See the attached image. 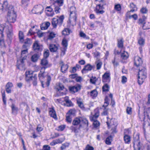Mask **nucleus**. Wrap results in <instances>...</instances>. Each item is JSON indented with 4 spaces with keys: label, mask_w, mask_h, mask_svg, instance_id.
Instances as JSON below:
<instances>
[{
    "label": "nucleus",
    "mask_w": 150,
    "mask_h": 150,
    "mask_svg": "<svg viewBox=\"0 0 150 150\" xmlns=\"http://www.w3.org/2000/svg\"><path fill=\"white\" fill-rule=\"evenodd\" d=\"M138 83L141 85L143 83L146 77V69L144 67H140L138 68Z\"/></svg>",
    "instance_id": "nucleus-1"
},
{
    "label": "nucleus",
    "mask_w": 150,
    "mask_h": 150,
    "mask_svg": "<svg viewBox=\"0 0 150 150\" xmlns=\"http://www.w3.org/2000/svg\"><path fill=\"white\" fill-rule=\"evenodd\" d=\"M141 12L143 13H147L148 10L146 8H142L140 10Z\"/></svg>",
    "instance_id": "nucleus-61"
},
{
    "label": "nucleus",
    "mask_w": 150,
    "mask_h": 150,
    "mask_svg": "<svg viewBox=\"0 0 150 150\" xmlns=\"http://www.w3.org/2000/svg\"><path fill=\"white\" fill-rule=\"evenodd\" d=\"M75 112L76 111L75 110L71 109L69 110L67 114L68 115H70L71 116V115H74Z\"/></svg>",
    "instance_id": "nucleus-49"
},
{
    "label": "nucleus",
    "mask_w": 150,
    "mask_h": 150,
    "mask_svg": "<svg viewBox=\"0 0 150 150\" xmlns=\"http://www.w3.org/2000/svg\"><path fill=\"white\" fill-rule=\"evenodd\" d=\"M16 15L14 12L13 6H10L8 8L7 16V20L8 23H14L16 20Z\"/></svg>",
    "instance_id": "nucleus-3"
},
{
    "label": "nucleus",
    "mask_w": 150,
    "mask_h": 150,
    "mask_svg": "<svg viewBox=\"0 0 150 150\" xmlns=\"http://www.w3.org/2000/svg\"><path fill=\"white\" fill-rule=\"evenodd\" d=\"M62 142V140H60V139H58L55 140H53L52 142L51 143L52 145H54L58 143H61Z\"/></svg>",
    "instance_id": "nucleus-37"
},
{
    "label": "nucleus",
    "mask_w": 150,
    "mask_h": 150,
    "mask_svg": "<svg viewBox=\"0 0 150 150\" xmlns=\"http://www.w3.org/2000/svg\"><path fill=\"white\" fill-rule=\"evenodd\" d=\"M137 138L136 139L134 138V145L133 146L134 148V150H136V149L134 148L135 144H136L137 146V149L138 150H140L141 146L140 144V142L139 140V137L138 136H137Z\"/></svg>",
    "instance_id": "nucleus-13"
},
{
    "label": "nucleus",
    "mask_w": 150,
    "mask_h": 150,
    "mask_svg": "<svg viewBox=\"0 0 150 150\" xmlns=\"http://www.w3.org/2000/svg\"><path fill=\"white\" fill-rule=\"evenodd\" d=\"M127 78L126 76H122V83H125L127 81Z\"/></svg>",
    "instance_id": "nucleus-63"
},
{
    "label": "nucleus",
    "mask_w": 150,
    "mask_h": 150,
    "mask_svg": "<svg viewBox=\"0 0 150 150\" xmlns=\"http://www.w3.org/2000/svg\"><path fill=\"white\" fill-rule=\"evenodd\" d=\"M146 18V17H145V18H143V19L140 18L138 20V23L139 24L143 25L142 27L143 28L144 26V24L145 23V22L144 21V19Z\"/></svg>",
    "instance_id": "nucleus-48"
},
{
    "label": "nucleus",
    "mask_w": 150,
    "mask_h": 150,
    "mask_svg": "<svg viewBox=\"0 0 150 150\" xmlns=\"http://www.w3.org/2000/svg\"><path fill=\"white\" fill-rule=\"evenodd\" d=\"M55 34L53 32H51L48 35V39L50 40H52L53 38L55 37Z\"/></svg>",
    "instance_id": "nucleus-47"
},
{
    "label": "nucleus",
    "mask_w": 150,
    "mask_h": 150,
    "mask_svg": "<svg viewBox=\"0 0 150 150\" xmlns=\"http://www.w3.org/2000/svg\"><path fill=\"white\" fill-rule=\"evenodd\" d=\"M64 101L67 104V106L69 107L72 105L73 104L71 101L68 99V97H65L64 98Z\"/></svg>",
    "instance_id": "nucleus-28"
},
{
    "label": "nucleus",
    "mask_w": 150,
    "mask_h": 150,
    "mask_svg": "<svg viewBox=\"0 0 150 150\" xmlns=\"http://www.w3.org/2000/svg\"><path fill=\"white\" fill-rule=\"evenodd\" d=\"M49 114L51 117L54 118L57 117L55 111L53 108H52V109L50 111Z\"/></svg>",
    "instance_id": "nucleus-25"
},
{
    "label": "nucleus",
    "mask_w": 150,
    "mask_h": 150,
    "mask_svg": "<svg viewBox=\"0 0 150 150\" xmlns=\"http://www.w3.org/2000/svg\"><path fill=\"white\" fill-rule=\"evenodd\" d=\"M64 3V0H57L54 4L58 5L59 6H62Z\"/></svg>",
    "instance_id": "nucleus-45"
},
{
    "label": "nucleus",
    "mask_w": 150,
    "mask_h": 150,
    "mask_svg": "<svg viewBox=\"0 0 150 150\" xmlns=\"http://www.w3.org/2000/svg\"><path fill=\"white\" fill-rule=\"evenodd\" d=\"M33 48L36 52L41 51L42 50L43 46L38 41H35L33 44Z\"/></svg>",
    "instance_id": "nucleus-8"
},
{
    "label": "nucleus",
    "mask_w": 150,
    "mask_h": 150,
    "mask_svg": "<svg viewBox=\"0 0 150 150\" xmlns=\"http://www.w3.org/2000/svg\"><path fill=\"white\" fill-rule=\"evenodd\" d=\"M81 122L82 125H83L84 127L86 128L88 126V122L86 119L83 117H80Z\"/></svg>",
    "instance_id": "nucleus-18"
},
{
    "label": "nucleus",
    "mask_w": 150,
    "mask_h": 150,
    "mask_svg": "<svg viewBox=\"0 0 150 150\" xmlns=\"http://www.w3.org/2000/svg\"><path fill=\"white\" fill-rule=\"evenodd\" d=\"M12 112L13 113L15 112H17L18 110L17 108L15 107L14 104H12L11 106Z\"/></svg>",
    "instance_id": "nucleus-51"
},
{
    "label": "nucleus",
    "mask_w": 150,
    "mask_h": 150,
    "mask_svg": "<svg viewBox=\"0 0 150 150\" xmlns=\"http://www.w3.org/2000/svg\"><path fill=\"white\" fill-rule=\"evenodd\" d=\"M115 8L117 11H119L121 10V7L119 4H118L115 5Z\"/></svg>",
    "instance_id": "nucleus-62"
},
{
    "label": "nucleus",
    "mask_w": 150,
    "mask_h": 150,
    "mask_svg": "<svg viewBox=\"0 0 150 150\" xmlns=\"http://www.w3.org/2000/svg\"><path fill=\"white\" fill-rule=\"evenodd\" d=\"M13 86V84L11 82H8L5 86L6 92L8 93H11V89Z\"/></svg>",
    "instance_id": "nucleus-14"
},
{
    "label": "nucleus",
    "mask_w": 150,
    "mask_h": 150,
    "mask_svg": "<svg viewBox=\"0 0 150 150\" xmlns=\"http://www.w3.org/2000/svg\"><path fill=\"white\" fill-rule=\"evenodd\" d=\"M21 60H20L21 64L17 66V68L20 69H25L24 65V61L26 59V58L25 57H21Z\"/></svg>",
    "instance_id": "nucleus-15"
},
{
    "label": "nucleus",
    "mask_w": 150,
    "mask_h": 150,
    "mask_svg": "<svg viewBox=\"0 0 150 150\" xmlns=\"http://www.w3.org/2000/svg\"><path fill=\"white\" fill-rule=\"evenodd\" d=\"M43 9V7L42 5H36L35 6L32 11L34 13L41 14Z\"/></svg>",
    "instance_id": "nucleus-10"
},
{
    "label": "nucleus",
    "mask_w": 150,
    "mask_h": 150,
    "mask_svg": "<svg viewBox=\"0 0 150 150\" xmlns=\"http://www.w3.org/2000/svg\"><path fill=\"white\" fill-rule=\"evenodd\" d=\"M99 2L100 4L96 5L95 11L97 14H102L104 12L103 10L104 8V6L106 4V2L104 0H101Z\"/></svg>",
    "instance_id": "nucleus-6"
},
{
    "label": "nucleus",
    "mask_w": 150,
    "mask_h": 150,
    "mask_svg": "<svg viewBox=\"0 0 150 150\" xmlns=\"http://www.w3.org/2000/svg\"><path fill=\"white\" fill-rule=\"evenodd\" d=\"M33 72L32 71H28L25 73L26 79L27 81L31 80L32 77H33L32 75Z\"/></svg>",
    "instance_id": "nucleus-16"
},
{
    "label": "nucleus",
    "mask_w": 150,
    "mask_h": 150,
    "mask_svg": "<svg viewBox=\"0 0 150 150\" xmlns=\"http://www.w3.org/2000/svg\"><path fill=\"white\" fill-rule=\"evenodd\" d=\"M50 50L51 52H55L58 50L57 47L55 45H50L49 47Z\"/></svg>",
    "instance_id": "nucleus-23"
},
{
    "label": "nucleus",
    "mask_w": 150,
    "mask_h": 150,
    "mask_svg": "<svg viewBox=\"0 0 150 150\" xmlns=\"http://www.w3.org/2000/svg\"><path fill=\"white\" fill-rule=\"evenodd\" d=\"M69 143H65L63 144L62 146L61 147V148L62 150H63L65 149L67 147L69 146Z\"/></svg>",
    "instance_id": "nucleus-58"
},
{
    "label": "nucleus",
    "mask_w": 150,
    "mask_h": 150,
    "mask_svg": "<svg viewBox=\"0 0 150 150\" xmlns=\"http://www.w3.org/2000/svg\"><path fill=\"white\" fill-rule=\"evenodd\" d=\"M19 38L20 41L21 43H23L24 41V35L23 33L20 31L19 33Z\"/></svg>",
    "instance_id": "nucleus-27"
},
{
    "label": "nucleus",
    "mask_w": 150,
    "mask_h": 150,
    "mask_svg": "<svg viewBox=\"0 0 150 150\" xmlns=\"http://www.w3.org/2000/svg\"><path fill=\"white\" fill-rule=\"evenodd\" d=\"M8 3L7 1H5L4 2L3 4H2L1 7L2 8H1V9L2 10V11L4 12H5L7 9L8 8Z\"/></svg>",
    "instance_id": "nucleus-24"
},
{
    "label": "nucleus",
    "mask_w": 150,
    "mask_h": 150,
    "mask_svg": "<svg viewBox=\"0 0 150 150\" xmlns=\"http://www.w3.org/2000/svg\"><path fill=\"white\" fill-rule=\"evenodd\" d=\"M49 55V52L48 50H46L44 53V57L46 59L48 57Z\"/></svg>",
    "instance_id": "nucleus-52"
},
{
    "label": "nucleus",
    "mask_w": 150,
    "mask_h": 150,
    "mask_svg": "<svg viewBox=\"0 0 150 150\" xmlns=\"http://www.w3.org/2000/svg\"><path fill=\"white\" fill-rule=\"evenodd\" d=\"M77 103L78 104V105L79 107H80L82 109H84V107L83 103L80 101L79 100H77Z\"/></svg>",
    "instance_id": "nucleus-41"
},
{
    "label": "nucleus",
    "mask_w": 150,
    "mask_h": 150,
    "mask_svg": "<svg viewBox=\"0 0 150 150\" xmlns=\"http://www.w3.org/2000/svg\"><path fill=\"white\" fill-rule=\"evenodd\" d=\"M50 25V23L49 22H46L42 23L40 26L41 29L42 30L47 29Z\"/></svg>",
    "instance_id": "nucleus-19"
},
{
    "label": "nucleus",
    "mask_w": 150,
    "mask_h": 150,
    "mask_svg": "<svg viewBox=\"0 0 150 150\" xmlns=\"http://www.w3.org/2000/svg\"><path fill=\"white\" fill-rule=\"evenodd\" d=\"M80 122V117H76L74 119L72 123L73 126H71L70 128L72 132H74L75 133H77L79 132V130L81 127V125H79L78 127L76 126L79 125Z\"/></svg>",
    "instance_id": "nucleus-4"
},
{
    "label": "nucleus",
    "mask_w": 150,
    "mask_h": 150,
    "mask_svg": "<svg viewBox=\"0 0 150 150\" xmlns=\"http://www.w3.org/2000/svg\"><path fill=\"white\" fill-rule=\"evenodd\" d=\"M54 11L56 13H60L59 10L60 9V7L58 5L54 4Z\"/></svg>",
    "instance_id": "nucleus-33"
},
{
    "label": "nucleus",
    "mask_w": 150,
    "mask_h": 150,
    "mask_svg": "<svg viewBox=\"0 0 150 150\" xmlns=\"http://www.w3.org/2000/svg\"><path fill=\"white\" fill-rule=\"evenodd\" d=\"M5 26L4 24H2L1 25V47H5V44L4 42V35L3 33V31L4 28H5Z\"/></svg>",
    "instance_id": "nucleus-11"
},
{
    "label": "nucleus",
    "mask_w": 150,
    "mask_h": 150,
    "mask_svg": "<svg viewBox=\"0 0 150 150\" xmlns=\"http://www.w3.org/2000/svg\"><path fill=\"white\" fill-rule=\"evenodd\" d=\"M97 80L96 78L95 77L92 76L90 79V82L93 84H95Z\"/></svg>",
    "instance_id": "nucleus-50"
},
{
    "label": "nucleus",
    "mask_w": 150,
    "mask_h": 150,
    "mask_svg": "<svg viewBox=\"0 0 150 150\" xmlns=\"http://www.w3.org/2000/svg\"><path fill=\"white\" fill-rule=\"evenodd\" d=\"M147 104L148 108H147L146 112H144V115H140L139 114V118L140 120L141 121H144L143 125H146V120L145 116L146 115L147 117V118L150 120V95L148 96V101L147 103Z\"/></svg>",
    "instance_id": "nucleus-2"
},
{
    "label": "nucleus",
    "mask_w": 150,
    "mask_h": 150,
    "mask_svg": "<svg viewBox=\"0 0 150 150\" xmlns=\"http://www.w3.org/2000/svg\"><path fill=\"white\" fill-rule=\"evenodd\" d=\"M127 113L128 114L131 115L132 113V108L130 107H127L126 109Z\"/></svg>",
    "instance_id": "nucleus-56"
},
{
    "label": "nucleus",
    "mask_w": 150,
    "mask_h": 150,
    "mask_svg": "<svg viewBox=\"0 0 150 150\" xmlns=\"http://www.w3.org/2000/svg\"><path fill=\"white\" fill-rule=\"evenodd\" d=\"M2 97L3 101L4 104L5 105L6 104V98L5 97V91H4L3 93H2Z\"/></svg>",
    "instance_id": "nucleus-57"
},
{
    "label": "nucleus",
    "mask_w": 150,
    "mask_h": 150,
    "mask_svg": "<svg viewBox=\"0 0 150 150\" xmlns=\"http://www.w3.org/2000/svg\"><path fill=\"white\" fill-rule=\"evenodd\" d=\"M110 78V74L107 72H106L103 76L102 78L103 81L104 80H108Z\"/></svg>",
    "instance_id": "nucleus-32"
},
{
    "label": "nucleus",
    "mask_w": 150,
    "mask_h": 150,
    "mask_svg": "<svg viewBox=\"0 0 150 150\" xmlns=\"http://www.w3.org/2000/svg\"><path fill=\"white\" fill-rule=\"evenodd\" d=\"M81 88V86L78 84L75 86H70L69 88V90L71 93H75L79 91Z\"/></svg>",
    "instance_id": "nucleus-12"
},
{
    "label": "nucleus",
    "mask_w": 150,
    "mask_h": 150,
    "mask_svg": "<svg viewBox=\"0 0 150 150\" xmlns=\"http://www.w3.org/2000/svg\"><path fill=\"white\" fill-rule=\"evenodd\" d=\"M62 44L64 47L67 48L68 46V41L66 39L64 38L63 39Z\"/></svg>",
    "instance_id": "nucleus-44"
},
{
    "label": "nucleus",
    "mask_w": 150,
    "mask_h": 150,
    "mask_svg": "<svg viewBox=\"0 0 150 150\" xmlns=\"http://www.w3.org/2000/svg\"><path fill=\"white\" fill-rule=\"evenodd\" d=\"M70 30L69 28H65L62 32V34L64 35H67L69 34Z\"/></svg>",
    "instance_id": "nucleus-43"
},
{
    "label": "nucleus",
    "mask_w": 150,
    "mask_h": 150,
    "mask_svg": "<svg viewBox=\"0 0 150 150\" xmlns=\"http://www.w3.org/2000/svg\"><path fill=\"white\" fill-rule=\"evenodd\" d=\"M68 66L67 64H63L61 67V70L62 72L65 73L67 69Z\"/></svg>",
    "instance_id": "nucleus-30"
},
{
    "label": "nucleus",
    "mask_w": 150,
    "mask_h": 150,
    "mask_svg": "<svg viewBox=\"0 0 150 150\" xmlns=\"http://www.w3.org/2000/svg\"><path fill=\"white\" fill-rule=\"evenodd\" d=\"M98 93L96 90H94L91 91L90 92V95L92 98L96 97Z\"/></svg>",
    "instance_id": "nucleus-35"
},
{
    "label": "nucleus",
    "mask_w": 150,
    "mask_h": 150,
    "mask_svg": "<svg viewBox=\"0 0 150 150\" xmlns=\"http://www.w3.org/2000/svg\"><path fill=\"white\" fill-rule=\"evenodd\" d=\"M102 64V63L101 62H99L97 64L96 67L97 69L99 70L100 69Z\"/></svg>",
    "instance_id": "nucleus-64"
},
{
    "label": "nucleus",
    "mask_w": 150,
    "mask_h": 150,
    "mask_svg": "<svg viewBox=\"0 0 150 150\" xmlns=\"http://www.w3.org/2000/svg\"><path fill=\"white\" fill-rule=\"evenodd\" d=\"M122 40V38H121L120 40H117V45L119 48H122L123 47Z\"/></svg>",
    "instance_id": "nucleus-38"
},
{
    "label": "nucleus",
    "mask_w": 150,
    "mask_h": 150,
    "mask_svg": "<svg viewBox=\"0 0 150 150\" xmlns=\"http://www.w3.org/2000/svg\"><path fill=\"white\" fill-rule=\"evenodd\" d=\"M41 64L42 65L46 66L45 67L46 68L51 66V64H48V62L45 58H43L41 60Z\"/></svg>",
    "instance_id": "nucleus-20"
},
{
    "label": "nucleus",
    "mask_w": 150,
    "mask_h": 150,
    "mask_svg": "<svg viewBox=\"0 0 150 150\" xmlns=\"http://www.w3.org/2000/svg\"><path fill=\"white\" fill-rule=\"evenodd\" d=\"M112 140V137L111 136H110L106 138L105 141V143L106 144L108 145L110 144Z\"/></svg>",
    "instance_id": "nucleus-39"
},
{
    "label": "nucleus",
    "mask_w": 150,
    "mask_h": 150,
    "mask_svg": "<svg viewBox=\"0 0 150 150\" xmlns=\"http://www.w3.org/2000/svg\"><path fill=\"white\" fill-rule=\"evenodd\" d=\"M108 97H105V102L104 104L103 105V107L105 108L107 107L109 103L108 102Z\"/></svg>",
    "instance_id": "nucleus-46"
},
{
    "label": "nucleus",
    "mask_w": 150,
    "mask_h": 150,
    "mask_svg": "<svg viewBox=\"0 0 150 150\" xmlns=\"http://www.w3.org/2000/svg\"><path fill=\"white\" fill-rule=\"evenodd\" d=\"M145 43V40L142 38H140L138 41V44L141 46H143Z\"/></svg>",
    "instance_id": "nucleus-40"
},
{
    "label": "nucleus",
    "mask_w": 150,
    "mask_h": 150,
    "mask_svg": "<svg viewBox=\"0 0 150 150\" xmlns=\"http://www.w3.org/2000/svg\"><path fill=\"white\" fill-rule=\"evenodd\" d=\"M109 86L107 84H105L103 86L102 90L103 91H109Z\"/></svg>",
    "instance_id": "nucleus-42"
},
{
    "label": "nucleus",
    "mask_w": 150,
    "mask_h": 150,
    "mask_svg": "<svg viewBox=\"0 0 150 150\" xmlns=\"http://www.w3.org/2000/svg\"><path fill=\"white\" fill-rule=\"evenodd\" d=\"M66 120L67 122L71 123L72 121L70 115H68L66 116Z\"/></svg>",
    "instance_id": "nucleus-55"
},
{
    "label": "nucleus",
    "mask_w": 150,
    "mask_h": 150,
    "mask_svg": "<svg viewBox=\"0 0 150 150\" xmlns=\"http://www.w3.org/2000/svg\"><path fill=\"white\" fill-rule=\"evenodd\" d=\"M94 66L90 65V64H88L85 65L83 69L82 70V72L83 73L85 71H91L93 68Z\"/></svg>",
    "instance_id": "nucleus-17"
},
{
    "label": "nucleus",
    "mask_w": 150,
    "mask_h": 150,
    "mask_svg": "<svg viewBox=\"0 0 150 150\" xmlns=\"http://www.w3.org/2000/svg\"><path fill=\"white\" fill-rule=\"evenodd\" d=\"M28 49H23V50H22L21 57H25L26 58L27 57V56L28 53Z\"/></svg>",
    "instance_id": "nucleus-29"
},
{
    "label": "nucleus",
    "mask_w": 150,
    "mask_h": 150,
    "mask_svg": "<svg viewBox=\"0 0 150 150\" xmlns=\"http://www.w3.org/2000/svg\"><path fill=\"white\" fill-rule=\"evenodd\" d=\"M70 23H71L72 22H74L75 24L76 23V8L74 6H71L70 8Z\"/></svg>",
    "instance_id": "nucleus-5"
},
{
    "label": "nucleus",
    "mask_w": 150,
    "mask_h": 150,
    "mask_svg": "<svg viewBox=\"0 0 150 150\" xmlns=\"http://www.w3.org/2000/svg\"><path fill=\"white\" fill-rule=\"evenodd\" d=\"M64 18L63 15L61 16L59 18H53L52 22V25L54 28H56L57 25L59 26H61L63 23Z\"/></svg>",
    "instance_id": "nucleus-7"
},
{
    "label": "nucleus",
    "mask_w": 150,
    "mask_h": 150,
    "mask_svg": "<svg viewBox=\"0 0 150 150\" xmlns=\"http://www.w3.org/2000/svg\"><path fill=\"white\" fill-rule=\"evenodd\" d=\"M134 64L136 66L140 68V67H144L143 65V61L141 58L138 56L135 57L134 58Z\"/></svg>",
    "instance_id": "nucleus-9"
},
{
    "label": "nucleus",
    "mask_w": 150,
    "mask_h": 150,
    "mask_svg": "<svg viewBox=\"0 0 150 150\" xmlns=\"http://www.w3.org/2000/svg\"><path fill=\"white\" fill-rule=\"evenodd\" d=\"M7 35L10 36L12 34V27L11 25L9 24L7 25Z\"/></svg>",
    "instance_id": "nucleus-21"
},
{
    "label": "nucleus",
    "mask_w": 150,
    "mask_h": 150,
    "mask_svg": "<svg viewBox=\"0 0 150 150\" xmlns=\"http://www.w3.org/2000/svg\"><path fill=\"white\" fill-rule=\"evenodd\" d=\"M39 58V56L37 54H35L31 57V60L33 62H36Z\"/></svg>",
    "instance_id": "nucleus-34"
},
{
    "label": "nucleus",
    "mask_w": 150,
    "mask_h": 150,
    "mask_svg": "<svg viewBox=\"0 0 150 150\" xmlns=\"http://www.w3.org/2000/svg\"><path fill=\"white\" fill-rule=\"evenodd\" d=\"M36 74H34L33 77H32L31 80L33 81V83L34 86H36L37 85V79L36 76Z\"/></svg>",
    "instance_id": "nucleus-31"
},
{
    "label": "nucleus",
    "mask_w": 150,
    "mask_h": 150,
    "mask_svg": "<svg viewBox=\"0 0 150 150\" xmlns=\"http://www.w3.org/2000/svg\"><path fill=\"white\" fill-rule=\"evenodd\" d=\"M45 67H42L41 68V70L40 71L38 75V76L40 79L42 77L44 78L45 77L44 74L45 73Z\"/></svg>",
    "instance_id": "nucleus-22"
},
{
    "label": "nucleus",
    "mask_w": 150,
    "mask_h": 150,
    "mask_svg": "<svg viewBox=\"0 0 150 150\" xmlns=\"http://www.w3.org/2000/svg\"><path fill=\"white\" fill-rule=\"evenodd\" d=\"M121 57L122 59H126L128 57L129 55L127 52L124 51L122 54Z\"/></svg>",
    "instance_id": "nucleus-36"
},
{
    "label": "nucleus",
    "mask_w": 150,
    "mask_h": 150,
    "mask_svg": "<svg viewBox=\"0 0 150 150\" xmlns=\"http://www.w3.org/2000/svg\"><path fill=\"white\" fill-rule=\"evenodd\" d=\"M124 139L125 143L129 144L130 141V137L128 135L125 134L124 136Z\"/></svg>",
    "instance_id": "nucleus-26"
},
{
    "label": "nucleus",
    "mask_w": 150,
    "mask_h": 150,
    "mask_svg": "<svg viewBox=\"0 0 150 150\" xmlns=\"http://www.w3.org/2000/svg\"><path fill=\"white\" fill-rule=\"evenodd\" d=\"M93 122V126L95 127H97L99 126L100 125L99 122L97 120H94Z\"/></svg>",
    "instance_id": "nucleus-53"
},
{
    "label": "nucleus",
    "mask_w": 150,
    "mask_h": 150,
    "mask_svg": "<svg viewBox=\"0 0 150 150\" xmlns=\"http://www.w3.org/2000/svg\"><path fill=\"white\" fill-rule=\"evenodd\" d=\"M85 150H94V148L93 147L88 144L86 146Z\"/></svg>",
    "instance_id": "nucleus-59"
},
{
    "label": "nucleus",
    "mask_w": 150,
    "mask_h": 150,
    "mask_svg": "<svg viewBox=\"0 0 150 150\" xmlns=\"http://www.w3.org/2000/svg\"><path fill=\"white\" fill-rule=\"evenodd\" d=\"M51 80V77L50 76H47V81L46 83V85L47 86H49L50 81Z\"/></svg>",
    "instance_id": "nucleus-60"
},
{
    "label": "nucleus",
    "mask_w": 150,
    "mask_h": 150,
    "mask_svg": "<svg viewBox=\"0 0 150 150\" xmlns=\"http://www.w3.org/2000/svg\"><path fill=\"white\" fill-rule=\"evenodd\" d=\"M24 44H27L28 45L30 46L31 44V39L29 38H27L25 41Z\"/></svg>",
    "instance_id": "nucleus-54"
}]
</instances>
